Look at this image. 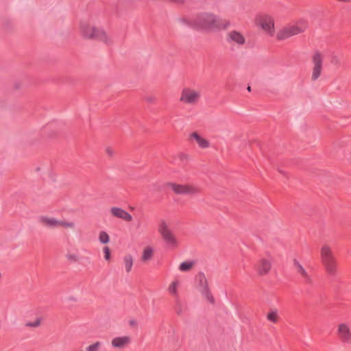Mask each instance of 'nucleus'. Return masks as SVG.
Segmentation results:
<instances>
[{
    "label": "nucleus",
    "mask_w": 351,
    "mask_h": 351,
    "mask_svg": "<svg viewBox=\"0 0 351 351\" xmlns=\"http://www.w3.org/2000/svg\"><path fill=\"white\" fill-rule=\"evenodd\" d=\"M98 239L101 243L106 244L110 241V237L105 231H101L99 234Z\"/></svg>",
    "instance_id": "obj_24"
},
{
    "label": "nucleus",
    "mask_w": 351,
    "mask_h": 351,
    "mask_svg": "<svg viewBox=\"0 0 351 351\" xmlns=\"http://www.w3.org/2000/svg\"><path fill=\"white\" fill-rule=\"evenodd\" d=\"M191 138L195 139L198 144V145L201 148H207L209 146V142L203 138L197 132H193L191 134Z\"/></svg>",
    "instance_id": "obj_18"
},
{
    "label": "nucleus",
    "mask_w": 351,
    "mask_h": 351,
    "mask_svg": "<svg viewBox=\"0 0 351 351\" xmlns=\"http://www.w3.org/2000/svg\"><path fill=\"white\" fill-rule=\"evenodd\" d=\"M61 223L60 226H62L65 228H73L74 223L73 222H66L63 221H60Z\"/></svg>",
    "instance_id": "obj_28"
},
{
    "label": "nucleus",
    "mask_w": 351,
    "mask_h": 351,
    "mask_svg": "<svg viewBox=\"0 0 351 351\" xmlns=\"http://www.w3.org/2000/svg\"><path fill=\"white\" fill-rule=\"evenodd\" d=\"M180 285V282L178 280H173L168 288V291L171 295L174 296L178 295V287Z\"/></svg>",
    "instance_id": "obj_22"
},
{
    "label": "nucleus",
    "mask_w": 351,
    "mask_h": 351,
    "mask_svg": "<svg viewBox=\"0 0 351 351\" xmlns=\"http://www.w3.org/2000/svg\"><path fill=\"white\" fill-rule=\"evenodd\" d=\"M321 261L326 272L333 276L337 272V261L330 247L324 245L321 248Z\"/></svg>",
    "instance_id": "obj_4"
},
{
    "label": "nucleus",
    "mask_w": 351,
    "mask_h": 351,
    "mask_svg": "<svg viewBox=\"0 0 351 351\" xmlns=\"http://www.w3.org/2000/svg\"><path fill=\"white\" fill-rule=\"evenodd\" d=\"M80 32L82 35L86 38H94L106 43L109 41L106 33L103 29H96L93 25L90 19H84L81 21Z\"/></svg>",
    "instance_id": "obj_2"
},
{
    "label": "nucleus",
    "mask_w": 351,
    "mask_h": 351,
    "mask_svg": "<svg viewBox=\"0 0 351 351\" xmlns=\"http://www.w3.org/2000/svg\"><path fill=\"white\" fill-rule=\"evenodd\" d=\"M146 100L148 101V102H153L155 101V97H152V96H149V97H147L146 98Z\"/></svg>",
    "instance_id": "obj_31"
},
{
    "label": "nucleus",
    "mask_w": 351,
    "mask_h": 351,
    "mask_svg": "<svg viewBox=\"0 0 351 351\" xmlns=\"http://www.w3.org/2000/svg\"><path fill=\"white\" fill-rule=\"evenodd\" d=\"M41 319L40 317L37 318L34 322H27L25 325L28 327H38L40 325Z\"/></svg>",
    "instance_id": "obj_26"
},
{
    "label": "nucleus",
    "mask_w": 351,
    "mask_h": 351,
    "mask_svg": "<svg viewBox=\"0 0 351 351\" xmlns=\"http://www.w3.org/2000/svg\"><path fill=\"white\" fill-rule=\"evenodd\" d=\"M194 264L195 261H186L182 262L179 266V270L180 271H188L192 268Z\"/></svg>",
    "instance_id": "obj_21"
},
{
    "label": "nucleus",
    "mask_w": 351,
    "mask_h": 351,
    "mask_svg": "<svg viewBox=\"0 0 351 351\" xmlns=\"http://www.w3.org/2000/svg\"><path fill=\"white\" fill-rule=\"evenodd\" d=\"M80 351H82V350H80Z\"/></svg>",
    "instance_id": "obj_35"
},
{
    "label": "nucleus",
    "mask_w": 351,
    "mask_h": 351,
    "mask_svg": "<svg viewBox=\"0 0 351 351\" xmlns=\"http://www.w3.org/2000/svg\"><path fill=\"white\" fill-rule=\"evenodd\" d=\"M247 89V90H248L249 92H250V91H251V87H250V86H248Z\"/></svg>",
    "instance_id": "obj_34"
},
{
    "label": "nucleus",
    "mask_w": 351,
    "mask_h": 351,
    "mask_svg": "<svg viewBox=\"0 0 351 351\" xmlns=\"http://www.w3.org/2000/svg\"><path fill=\"white\" fill-rule=\"evenodd\" d=\"M313 69L312 73L313 80H316L320 76L323 58L319 52H315L313 56Z\"/></svg>",
    "instance_id": "obj_11"
},
{
    "label": "nucleus",
    "mask_w": 351,
    "mask_h": 351,
    "mask_svg": "<svg viewBox=\"0 0 351 351\" xmlns=\"http://www.w3.org/2000/svg\"><path fill=\"white\" fill-rule=\"evenodd\" d=\"M130 337L127 336L115 337L112 340V346L114 348H123L130 342Z\"/></svg>",
    "instance_id": "obj_17"
},
{
    "label": "nucleus",
    "mask_w": 351,
    "mask_h": 351,
    "mask_svg": "<svg viewBox=\"0 0 351 351\" xmlns=\"http://www.w3.org/2000/svg\"><path fill=\"white\" fill-rule=\"evenodd\" d=\"M337 335L344 344H351V330L347 323H341L338 326Z\"/></svg>",
    "instance_id": "obj_8"
},
{
    "label": "nucleus",
    "mask_w": 351,
    "mask_h": 351,
    "mask_svg": "<svg viewBox=\"0 0 351 351\" xmlns=\"http://www.w3.org/2000/svg\"><path fill=\"white\" fill-rule=\"evenodd\" d=\"M67 257L69 260H74V261L76 260V256L74 254H69L67 256Z\"/></svg>",
    "instance_id": "obj_32"
},
{
    "label": "nucleus",
    "mask_w": 351,
    "mask_h": 351,
    "mask_svg": "<svg viewBox=\"0 0 351 351\" xmlns=\"http://www.w3.org/2000/svg\"><path fill=\"white\" fill-rule=\"evenodd\" d=\"M158 231L168 247L176 248L178 246L177 239L165 220L162 219L159 221Z\"/></svg>",
    "instance_id": "obj_5"
},
{
    "label": "nucleus",
    "mask_w": 351,
    "mask_h": 351,
    "mask_svg": "<svg viewBox=\"0 0 351 351\" xmlns=\"http://www.w3.org/2000/svg\"><path fill=\"white\" fill-rule=\"evenodd\" d=\"M196 280L197 281V289L202 295L210 303H214L215 299L211 294L207 279L204 273L199 272L196 276Z\"/></svg>",
    "instance_id": "obj_7"
},
{
    "label": "nucleus",
    "mask_w": 351,
    "mask_h": 351,
    "mask_svg": "<svg viewBox=\"0 0 351 351\" xmlns=\"http://www.w3.org/2000/svg\"><path fill=\"white\" fill-rule=\"evenodd\" d=\"M154 255V249L151 246L146 247L143 252L141 256V260L143 262L149 261Z\"/></svg>",
    "instance_id": "obj_20"
},
{
    "label": "nucleus",
    "mask_w": 351,
    "mask_h": 351,
    "mask_svg": "<svg viewBox=\"0 0 351 351\" xmlns=\"http://www.w3.org/2000/svg\"><path fill=\"white\" fill-rule=\"evenodd\" d=\"M136 324L135 321H130V324L131 325H134Z\"/></svg>",
    "instance_id": "obj_33"
},
{
    "label": "nucleus",
    "mask_w": 351,
    "mask_h": 351,
    "mask_svg": "<svg viewBox=\"0 0 351 351\" xmlns=\"http://www.w3.org/2000/svg\"><path fill=\"white\" fill-rule=\"evenodd\" d=\"M293 265L297 272L302 276L304 282L306 284L311 285L313 283V279L311 275L308 274L304 267L300 263L297 259L293 260Z\"/></svg>",
    "instance_id": "obj_14"
},
{
    "label": "nucleus",
    "mask_w": 351,
    "mask_h": 351,
    "mask_svg": "<svg viewBox=\"0 0 351 351\" xmlns=\"http://www.w3.org/2000/svg\"><path fill=\"white\" fill-rule=\"evenodd\" d=\"M38 221L42 226L49 228H57L60 226L61 223L60 220L54 217H49L44 215L38 217Z\"/></svg>",
    "instance_id": "obj_13"
},
{
    "label": "nucleus",
    "mask_w": 351,
    "mask_h": 351,
    "mask_svg": "<svg viewBox=\"0 0 351 351\" xmlns=\"http://www.w3.org/2000/svg\"><path fill=\"white\" fill-rule=\"evenodd\" d=\"M101 344V342L97 341V342L94 343L93 344L88 346L86 348V351H97L98 348L100 347Z\"/></svg>",
    "instance_id": "obj_25"
},
{
    "label": "nucleus",
    "mask_w": 351,
    "mask_h": 351,
    "mask_svg": "<svg viewBox=\"0 0 351 351\" xmlns=\"http://www.w3.org/2000/svg\"><path fill=\"white\" fill-rule=\"evenodd\" d=\"M258 23L261 28L264 29L270 36H273L275 32L274 19L267 15L261 16L258 19Z\"/></svg>",
    "instance_id": "obj_10"
},
{
    "label": "nucleus",
    "mask_w": 351,
    "mask_h": 351,
    "mask_svg": "<svg viewBox=\"0 0 351 351\" xmlns=\"http://www.w3.org/2000/svg\"><path fill=\"white\" fill-rule=\"evenodd\" d=\"M180 158L182 162L187 161V160H188V156L184 154H180Z\"/></svg>",
    "instance_id": "obj_29"
},
{
    "label": "nucleus",
    "mask_w": 351,
    "mask_h": 351,
    "mask_svg": "<svg viewBox=\"0 0 351 351\" xmlns=\"http://www.w3.org/2000/svg\"><path fill=\"white\" fill-rule=\"evenodd\" d=\"M110 212L114 217L125 220V221H131L132 216L124 209L119 207H112Z\"/></svg>",
    "instance_id": "obj_15"
},
{
    "label": "nucleus",
    "mask_w": 351,
    "mask_h": 351,
    "mask_svg": "<svg viewBox=\"0 0 351 351\" xmlns=\"http://www.w3.org/2000/svg\"><path fill=\"white\" fill-rule=\"evenodd\" d=\"M103 252H104V258H105L106 261L110 260V248H109L108 246H105V247H104V248H103Z\"/></svg>",
    "instance_id": "obj_27"
},
{
    "label": "nucleus",
    "mask_w": 351,
    "mask_h": 351,
    "mask_svg": "<svg viewBox=\"0 0 351 351\" xmlns=\"http://www.w3.org/2000/svg\"><path fill=\"white\" fill-rule=\"evenodd\" d=\"M123 264L125 266V271L127 273L130 272L132 269L133 263H134L132 256L131 254H127L123 257Z\"/></svg>",
    "instance_id": "obj_19"
},
{
    "label": "nucleus",
    "mask_w": 351,
    "mask_h": 351,
    "mask_svg": "<svg viewBox=\"0 0 351 351\" xmlns=\"http://www.w3.org/2000/svg\"><path fill=\"white\" fill-rule=\"evenodd\" d=\"M106 152L110 156H112L113 154H114L113 150L111 148H109V147L106 149Z\"/></svg>",
    "instance_id": "obj_30"
},
{
    "label": "nucleus",
    "mask_w": 351,
    "mask_h": 351,
    "mask_svg": "<svg viewBox=\"0 0 351 351\" xmlns=\"http://www.w3.org/2000/svg\"><path fill=\"white\" fill-rule=\"evenodd\" d=\"M170 186L174 193L178 195L195 194L198 192V189L193 185L171 183Z\"/></svg>",
    "instance_id": "obj_9"
},
{
    "label": "nucleus",
    "mask_w": 351,
    "mask_h": 351,
    "mask_svg": "<svg viewBox=\"0 0 351 351\" xmlns=\"http://www.w3.org/2000/svg\"><path fill=\"white\" fill-rule=\"evenodd\" d=\"M202 94L200 90L190 87H185L182 90L180 101L187 105H196L200 100Z\"/></svg>",
    "instance_id": "obj_6"
},
{
    "label": "nucleus",
    "mask_w": 351,
    "mask_h": 351,
    "mask_svg": "<svg viewBox=\"0 0 351 351\" xmlns=\"http://www.w3.org/2000/svg\"><path fill=\"white\" fill-rule=\"evenodd\" d=\"M307 27V22L304 19H300L280 29L277 33L276 38L280 40L287 39L304 32Z\"/></svg>",
    "instance_id": "obj_3"
},
{
    "label": "nucleus",
    "mask_w": 351,
    "mask_h": 351,
    "mask_svg": "<svg viewBox=\"0 0 351 351\" xmlns=\"http://www.w3.org/2000/svg\"><path fill=\"white\" fill-rule=\"evenodd\" d=\"M267 319L272 323H276L278 319V311L276 309L270 311L267 315Z\"/></svg>",
    "instance_id": "obj_23"
},
{
    "label": "nucleus",
    "mask_w": 351,
    "mask_h": 351,
    "mask_svg": "<svg viewBox=\"0 0 351 351\" xmlns=\"http://www.w3.org/2000/svg\"><path fill=\"white\" fill-rule=\"evenodd\" d=\"M180 22L190 27L205 32H216L228 28L230 23L211 13H202L195 19H182Z\"/></svg>",
    "instance_id": "obj_1"
},
{
    "label": "nucleus",
    "mask_w": 351,
    "mask_h": 351,
    "mask_svg": "<svg viewBox=\"0 0 351 351\" xmlns=\"http://www.w3.org/2000/svg\"><path fill=\"white\" fill-rule=\"evenodd\" d=\"M226 41L230 44H235L241 46L245 43V38L241 32L236 30H232L228 32Z\"/></svg>",
    "instance_id": "obj_12"
},
{
    "label": "nucleus",
    "mask_w": 351,
    "mask_h": 351,
    "mask_svg": "<svg viewBox=\"0 0 351 351\" xmlns=\"http://www.w3.org/2000/svg\"><path fill=\"white\" fill-rule=\"evenodd\" d=\"M271 262L270 259L262 258L257 265V271L260 275L267 274L271 269Z\"/></svg>",
    "instance_id": "obj_16"
}]
</instances>
